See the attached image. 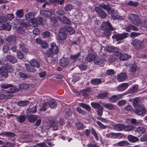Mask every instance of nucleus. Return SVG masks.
<instances>
[{
  "mask_svg": "<svg viewBox=\"0 0 147 147\" xmlns=\"http://www.w3.org/2000/svg\"><path fill=\"white\" fill-rule=\"evenodd\" d=\"M100 29L102 30H104V34L108 37L111 35V32L115 30L108 21L102 23Z\"/></svg>",
  "mask_w": 147,
  "mask_h": 147,
  "instance_id": "obj_1",
  "label": "nucleus"
},
{
  "mask_svg": "<svg viewBox=\"0 0 147 147\" xmlns=\"http://www.w3.org/2000/svg\"><path fill=\"white\" fill-rule=\"evenodd\" d=\"M1 87L2 88L8 89L7 92L8 93H13L19 90L18 89L16 86L13 85L11 84H3L1 85Z\"/></svg>",
  "mask_w": 147,
  "mask_h": 147,
  "instance_id": "obj_2",
  "label": "nucleus"
},
{
  "mask_svg": "<svg viewBox=\"0 0 147 147\" xmlns=\"http://www.w3.org/2000/svg\"><path fill=\"white\" fill-rule=\"evenodd\" d=\"M129 18L135 25L138 26L140 24V19L137 15L131 13L129 15Z\"/></svg>",
  "mask_w": 147,
  "mask_h": 147,
  "instance_id": "obj_3",
  "label": "nucleus"
},
{
  "mask_svg": "<svg viewBox=\"0 0 147 147\" xmlns=\"http://www.w3.org/2000/svg\"><path fill=\"white\" fill-rule=\"evenodd\" d=\"M129 35L128 33H124L114 34L112 37V38L115 39L117 41L122 40L127 38Z\"/></svg>",
  "mask_w": 147,
  "mask_h": 147,
  "instance_id": "obj_4",
  "label": "nucleus"
},
{
  "mask_svg": "<svg viewBox=\"0 0 147 147\" xmlns=\"http://www.w3.org/2000/svg\"><path fill=\"white\" fill-rule=\"evenodd\" d=\"M143 41H141L139 40L136 39L133 40L131 42V44L137 49H140L144 48V46L143 45Z\"/></svg>",
  "mask_w": 147,
  "mask_h": 147,
  "instance_id": "obj_5",
  "label": "nucleus"
},
{
  "mask_svg": "<svg viewBox=\"0 0 147 147\" xmlns=\"http://www.w3.org/2000/svg\"><path fill=\"white\" fill-rule=\"evenodd\" d=\"M146 109L145 107L140 106L138 108L134 109L133 111L138 115H142L146 113Z\"/></svg>",
  "mask_w": 147,
  "mask_h": 147,
  "instance_id": "obj_6",
  "label": "nucleus"
},
{
  "mask_svg": "<svg viewBox=\"0 0 147 147\" xmlns=\"http://www.w3.org/2000/svg\"><path fill=\"white\" fill-rule=\"evenodd\" d=\"M106 136L108 138L114 139L119 138L122 137V134L120 133H111L106 134Z\"/></svg>",
  "mask_w": 147,
  "mask_h": 147,
  "instance_id": "obj_7",
  "label": "nucleus"
},
{
  "mask_svg": "<svg viewBox=\"0 0 147 147\" xmlns=\"http://www.w3.org/2000/svg\"><path fill=\"white\" fill-rule=\"evenodd\" d=\"M50 46L51 47L49 50L54 55L56 54L59 51V48L57 46L55 43H51Z\"/></svg>",
  "mask_w": 147,
  "mask_h": 147,
  "instance_id": "obj_8",
  "label": "nucleus"
},
{
  "mask_svg": "<svg viewBox=\"0 0 147 147\" xmlns=\"http://www.w3.org/2000/svg\"><path fill=\"white\" fill-rule=\"evenodd\" d=\"M95 11L102 18H105L107 17L106 14L99 7H95Z\"/></svg>",
  "mask_w": 147,
  "mask_h": 147,
  "instance_id": "obj_9",
  "label": "nucleus"
},
{
  "mask_svg": "<svg viewBox=\"0 0 147 147\" xmlns=\"http://www.w3.org/2000/svg\"><path fill=\"white\" fill-rule=\"evenodd\" d=\"M69 63V61L67 58H63L60 59L59 64L60 65L63 67H65L67 66Z\"/></svg>",
  "mask_w": 147,
  "mask_h": 147,
  "instance_id": "obj_10",
  "label": "nucleus"
},
{
  "mask_svg": "<svg viewBox=\"0 0 147 147\" xmlns=\"http://www.w3.org/2000/svg\"><path fill=\"white\" fill-rule=\"evenodd\" d=\"M127 74L125 72H122L117 76V79L119 82H122L125 80L127 78Z\"/></svg>",
  "mask_w": 147,
  "mask_h": 147,
  "instance_id": "obj_11",
  "label": "nucleus"
},
{
  "mask_svg": "<svg viewBox=\"0 0 147 147\" xmlns=\"http://www.w3.org/2000/svg\"><path fill=\"white\" fill-rule=\"evenodd\" d=\"M50 125L53 128L54 130H57L59 127V123L57 120H51L50 122Z\"/></svg>",
  "mask_w": 147,
  "mask_h": 147,
  "instance_id": "obj_12",
  "label": "nucleus"
},
{
  "mask_svg": "<svg viewBox=\"0 0 147 147\" xmlns=\"http://www.w3.org/2000/svg\"><path fill=\"white\" fill-rule=\"evenodd\" d=\"M40 14L45 17H50L52 15L51 11L49 10H43L40 11Z\"/></svg>",
  "mask_w": 147,
  "mask_h": 147,
  "instance_id": "obj_13",
  "label": "nucleus"
},
{
  "mask_svg": "<svg viewBox=\"0 0 147 147\" xmlns=\"http://www.w3.org/2000/svg\"><path fill=\"white\" fill-rule=\"evenodd\" d=\"M127 83H123L119 85L117 87V90L119 91H123L126 89L128 86Z\"/></svg>",
  "mask_w": 147,
  "mask_h": 147,
  "instance_id": "obj_14",
  "label": "nucleus"
},
{
  "mask_svg": "<svg viewBox=\"0 0 147 147\" xmlns=\"http://www.w3.org/2000/svg\"><path fill=\"white\" fill-rule=\"evenodd\" d=\"M47 104L48 105V107H49L52 108L53 109L56 107L57 106V103L56 101L54 100L50 99L48 100L47 101Z\"/></svg>",
  "mask_w": 147,
  "mask_h": 147,
  "instance_id": "obj_15",
  "label": "nucleus"
},
{
  "mask_svg": "<svg viewBox=\"0 0 147 147\" xmlns=\"http://www.w3.org/2000/svg\"><path fill=\"white\" fill-rule=\"evenodd\" d=\"M0 135L9 138H12L15 136V134L11 132L4 131L0 133Z\"/></svg>",
  "mask_w": 147,
  "mask_h": 147,
  "instance_id": "obj_16",
  "label": "nucleus"
},
{
  "mask_svg": "<svg viewBox=\"0 0 147 147\" xmlns=\"http://www.w3.org/2000/svg\"><path fill=\"white\" fill-rule=\"evenodd\" d=\"M125 127V125L122 124H118L114 125L113 129L117 131H121L123 130Z\"/></svg>",
  "mask_w": 147,
  "mask_h": 147,
  "instance_id": "obj_17",
  "label": "nucleus"
},
{
  "mask_svg": "<svg viewBox=\"0 0 147 147\" xmlns=\"http://www.w3.org/2000/svg\"><path fill=\"white\" fill-rule=\"evenodd\" d=\"M7 60L11 63H14L17 62V60L15 56L8 55L6 56Z\"/></svg>",
  "mask_w": 147,
  "mask_h": 147,
  "instance_id": "obj_18",
  "label": "nucleus"
},
{
  "mask_svg": "<svg viewBox=\"0 0 147 147\" xmlns=\"http://www.w3.org/2000/svg\"><path fill=\"white\" fill-rule=\"evenodd\" d=\"M16 37L14 36H8L5 39L6 41L8 42L11 44H13L15 41Z\"/></svg>",
  "mask_w": 147,
  "mask_h": 147,
  "instance_id": "obj_19",
  "label": "nucleus"
},
{
  "mask_svg": "<svg viewBox=\"0 0 147 147\" xmlns=\"http://www.w3.org/2000/svg\"><path fill=\"white\" fill-rule=\"evenodd\" d=\"M122 97V95H113L110 98L109 100L112 102H115L118 99L121 98Z\"/></svg>",
  "mask_w": 147,
  "mask_h": 147,
  "instance_id": "obj_20",
  "label": "nucleus"
},
{
  "mask_svg": "<svg viewBox=\"0 0 147 147\" xmlns=\"http://www.w3.org/2000/svg\"><path fill=\"white\" fill-rule=\"evenodd\" d=\"M30 64L36 68H38L40 66V63L35 59H32L30 61Z\"/></svg>",
  "mask_w": 147,
  "mask_h": 147,
  "instance_id": "obj_21",
  "label": "nucleus"
},
{
  "mask_svg": "<svg viewBox=\"0 0 147 147\" xmlns=\"http://www.w3.org/2000/svg\"><path fill=\"white\" fill-rule=\"evenodd\" d=\"M138 29L137 28L131 24L128 25L125 28L126 30L129 32H130V30L136 31Z\"/></svg>",
  "mask_w": 147,
  "mask_h": 147,
  "instance_id": "obj_22",
  "label": "nucleus"
},
{
  "mask_svg": "<svg viewBox=\"0 0 147 147\" xmlns=\"http://www.w3.org/2000/svg\"><path fill=\"white\" fill-rule=\"evenodd\" d=\"M50 22L51 24L54 26H56L58 24V20L56 17L53 16L50 18Z\"/></svg>",
  "mask_w": 147,
  "mask_h": 147,
  "instance_id": "obj_23",
  "label": "nucleus"
},
{
  "mask_svg": "<svg viewBox=\"0 0 147 147\" xmlns=\"http://www.w3.org/2000/svg\"><path fill=\"white\" fill-rule=\"evenodd\" d=\"M141 101L139 99L138 97L134 99L133 102V105L135 107H140L141 105Z\"/></svg>",
  "mask_w": 147,
  "mask_h": 147,
  "instance_id": "obj_24",
  "label": "nucleus"
},
{
  "mask_svg": "<svg viewBox=\"0 0 147 147\" xmlns=\"http://www.w3.org/2000/svg\"><path fill=\"white\" fill-rule=\"evenodd\" d=\"M58 18L60 21L64 23L67 24H70L69 20L65 16H63L62 18L58 16Z\"/></svg>",
  "mask_w": 147,
  "mask_h": 147,
  "instance_id": "obj_25",
  "label": "nucleus"
},
{
  "mask_svg": "<svg viewBox=\"0 0 147 147\" xmlns=\"http://www.w3.org/2000/svg\"><path fill=\"white\" fill-rule=\"evenodd\" d=\"M37 24L45 25L46 23L45 20H43L42 17H38L36 19Z\"/></svg>",
  "mask_w": 147,
  "mask_h": 147,
  "instance_id": "obj_26",
  "label": "nucleus"
},
{
  "mask_svg": "<svg viewBox=\"0 0 147 147\" xmlns=\"http://www.w3.org/2000/svg\"><path fill=\"white\" fill-rule=\"evenodd\" d=\"M0 74L2 77L7 78L8 76V73L7 69L4 67L1 70Z\"/></svg>",
  "mask_w": 147,
  "mask_h": 147,
  "instance_id": "obj_27",
  "label": "nucleus"
},
{
  "mask_svg": "<svg viewBox=\"0 0 147 147\" xmlns=\"http://www.w3.org/2000/svg\"><path fill=\"white\" fill-rule=\"evenodd\" d=\"M34 18V13L32 12H30L27 13L26 16V19L27 20L30 21Z\"/></svg>",
  "mask_w": 147,
  "mask_h": 147,
  "instance_id": "obj_28",
  "label": "nucleus"
},
{
  "mask_svg": "<svg viewBox=\"0 0 147 147\" xmlns=\"http://www.w3.org/2000/svg\"><path fill=\"white\" fill-rule=\"evenodd\" d=\"M27 117L29 121L30 122H34L37 119V117L34 115H28Z\"/></svg>",
  "mask_w": 147,
  "mask_h": 147,
  "instance_id": "obj_29",
  "label": "nucleus"
},
{
  "mask_svg": "<svg viewBox=\"0 0 147 147\" xmlns=\"http://www.w3.org/2000/svg\"><path fill=\"white\" fill-rule=\"evenodd\" d=\"M127 138L129 141L131 142H136L139 140L137 137L131 135H129L128 136Z\"/></svg>",
  "mask_w": 147,
  "mask_h": 147,
  "instance_id": "obj_30",
  "label": "nucleus"
},
{
  "mask_svg": "<svg viewBox=\"0 0 147 147\" xmlns=\"http://www.w3.org/2000/svg\"><path fill=\"white\" fill-rule=\"evenodd\" d=\"M105 60L104 59H100L98 57L95 58L94 62L96 65H100L103 63Z\"/></svg>",
  "mask_w": 147,
  "mask_h": 147,
  "instance_id": "obj_31",
  "label": "nucleus"
},
{
  "mask_svg": "<svg viewBox=\"0 0 147 147\" xmlns=\"http://www.w3.org/2000/svg\"><path fill=\"white\" fill-rule=\"evenodd\" d=\"M44 54L46 58L47 57L52 58L54 55L53 54L52 52H51L50 50L46 51L44 53Z\"/></svg>",
  "mask_w": 147,
  "mask_h": 147,
  "instance_id": "obj_32",
  "label": "nucleus"
},
{
  "mask_svg": "<svg viewBox=\"0 0 147 147\" xmlns=\"http://www.w3.org/2000/svg\"><path fill=\"white\" fill-rule=\"evenodd\" d=\"M146 131L145 129L143 127H139L137 128L135 132L140 135L143 134Z\"/></svg>",
  "mask_w": 147,
  "mask_h": 147,
  "instance_id": "obj_33",
  "label": "nucleus"
},
{
  "mask_svg": "<svg viewBox=\"0 0 147 147\" xmlns=\"http://www.w3.org/2000/svg\"><path fill=\"white\" fill-rule=\"evenodd\" d=\"M80 55V53H78L76 55H71L70 59L73 62H76L77 61L78 58Z\"/></svg>",
  "mask_w": 147,
  "mask_h": 147,
  "instance_id": "obj_34",
  "label": "nucleus"
},
{
  "mask_svg": "<svg viewBox=\"0 0 147 147\" xmlns=\"http://www.w3.org/2000/svg\"><path fill=\"white\" fill-rule=\"evenodd\" d=\"M16 119L18 122L21 123L25 121L26 118L24 115H20L17 117Z\"/></svg>",
  "mask_w": 147,
  "mask_h": 147,
  "instance_id": "obj_35",
  "label": "nucleus"
},
{
  "mask_svg": "<svg viewBox=\"0 0 147 147\" xmlns=\"http://www.w3.org/2000/svg\"><path fill=\"white\" fill-rule=\"evenodd\" d=\"M74 8V6L71 4H67L65 5L64 9L65 11H71Z\"/></svg>",
  "mask_w": 147,
  "mask_h": 147,
  "instance_id": "obj_36",
  "label": "nucleus"
},
{
  "mask_svg": "<svg viewBox=\"0 0 147 147\" xmlns=\"http://www.w3.org/2000/svg\"><path fill=\"white\" fill-rule=\"evenodd\" d=\"M131 56L127 54L122 55L120 57V59L123 61L127 60L131 58Z\"/></svg>",
  "mask_w": 147,
  "mask_h": 147,
  "instance_id": "obj_37",
  "label": "nucleus"
},
{
  "mask_svg": "<svg viewBox=\"0 0 147 147\" xmlns=\"http://www.w3.org/2000/svg\"><path fill=\"white\" fill-rule=\"evenodd\" d=\"M18 22L20 23V25L21 26L25 27L27 29H28V27H29L27 24L24 22V20L22 19H20L19 20Z\"/></svg>",
  "mask_w": 147,
  "mask_h": 147,
  "instance_id": "obj_38",
  "label": "nucleus"
},
{
  "mask_svg": "<svg viewBox=\"0 0 147 147\" xmlns=\"http://www.w3.org/2000/svg\"><path fill=\"white\" fill-rule=\"evenodd\" d=\"M76 125L77 127V129L78 130L83 129L84 128V125L81 122H78L76 123Z\"/></svg>",
  "mask_w": 147,
  "mask_h": 147,
  "instance_id": "obj_39",
  "label": "nucleus"
},
{
  "mask_svg": "<svg viewBox=\"0 0 147 147\" xmlns=\"http://www.w3.org/2000/svg\"><path fill=\"white\" fill-rule=\"evenodd\" d=\"M35 67L31 65V64L30 65H27L26 66V68L28 71L31 72H34L36 71Z\"/></svg>",
  "mask_w": 147,
  "mask_h": 147,
  "instance_id": "obj_40",
  "label": "nucleus"
},
{
  "mask_svg": "<svg viewBox=\"0 0 147 147\" xmlns=\"http://www.w3.org/2000/svg\"><path fill=\"white\" fill-rule=\"evenodd\" d=\"M29 104V102L28 101H19L18 103V106L22 107H24L27 106Z\"/></svg>",
  "mask_w": 147,
  "mask_h": 147,
  "instance_id": "obj_41",
  "label": "nucleus"
},
{
  "mask_svg": "<svg viewBox=\"0 0 147 147\" xmlns=\"http://www.w3.org/2000/svg\"><path fill=\"white\" fill-rule=\"evenodd\" d=\"M96 57V56L94 54H90L88 55L87 57V60L88 61L90 62L94 60Z\"/></svg>",
  "mask_w": 147,
  "mask_h": 147,
  "instance_id": "obj_42",
  "label": "nucleus"
},
{
  "mask_svg": "<svg viewBox=\"0 0 147 147\" xmlns=\"http://www.w3.org/2000/svg\"><path fill=\"white\" fill-rule=\"evenodd\" d=\"M28 23L30 26L33 27H35L37 25L36 20L34 18L32 20H30Z\"/></svg>",
  "mask_w": 147,
  "mask_h": 147,
  "instance_id": "obj_43",
  "label": "nucleus"
},
{
  "mask_svg": "<svg viewBox=\"0 0 147 147\" xmlns=\"http://www.w3.org/2000/svg\"><path fill=\"white\" fill-rule=\"evenodd\" d=\"M18 86L20 89L24 90L27 89L29 87V86L28 84L24 83L20 84Z\"/></svg>",
  "mask_w": 147,
  "mask_h": 147,
  "instance_id": "obj_44",
  "label": "nucleus"
},
{
  "mask_svg": "<svg viewBox=\"0 0 147 147\" xmlns=\"http://www.w3.org/2000/svg\"><path fill=\"white\" fill-rule=\"evenodd\" d=\"M67 33H59L58 37L59 39L61 40H64L67 38Z\"/></svg>",
  "mask_w": 147,
  "mask_h": 147,
  "instance_id": "obj_45",
  "label": "nucleus"
},
{
  "mask_svg": "<svg viewBox=\"0 0 147 147\" xmlns=\"http://www.w3.org/2000/svg\"><path fill=\"white\" fill-rule=\"evenodd\" d=\"M65 116L66 117H68L71 116L72 114L71 110L69 109H68L65 110Z\"/></svg>",
  "mask_w": 147,
  "mask_h": 147,
  "instance_id": "obj_46",
  "label": "nucleus"
},
{
  "mask_svg": "<svg viewBox=\"0 0 147 147\" xmlns=\"http://www.w3.org/2000/svg\"><path fill=\"white\" fill-rule=\"evenodd\" d=\"M99 7H101L103 9H104L106 10L107 11H108V10H109L110 9V7L109 6V5H106L105 4H99Z\"/></svg>",
  "mask_w": 147,
  "mask_h": 147,
  "instance_id": "obj_47",
  "label": "nucleus"
},
{
  "mask_svg": "<svg viewBox=\"0 0 147 147\" xmlns=\"http://www.w3.org/2000/svg\"><path fill=\"white\" fill-rule=\"evenodd\" d=\"M103 107L101 106L100 108L98 109L96 111L97 115L99 116H102L103 114Z\"/></svg>",
  "mask_w": 147,
  "mask_h": 147,
  "instance_id": "obj_48",
  "label": "nucleus"
},
{
  "mask_svg": "<svg viewBox=\"0 0 147 147\" xmlns=\"http://www.w3.org/2000/svg\"><path fill=\"white\" fill-rule=\"evenodd\" d=\"M79 105L80 107L84 108H86L88 111H90L91 108L88 105L83 103H80Z\"/></svg>",
  "mask_w": 147,
  "mask_h": 147,
  "instance_id": "obj_49",
  "label": "nucleus"
},
{
  "mask_svg": "<svg viewBox=\"0 0 147 147\" xmlns=\"http://www.w3.org/2000/svg\"><path fill=\"white\" fill-rule=\"evenodd\" d=\"M92 107L94 109H98L102 106L98 103L92 102L91 103Z\"/></svg>",
  "mask_w": 147,
  "mask_h": 147,
  "instance_id": "obj_50",
  "label": "nucleus"
},
{
  "mask_svg": "<svg viewBox=\"0 0 147 147\" xmlns=\"http://www.w3.org/2000/svg\"><path fill=\"white\" fill-rule=\"evenodd\" d=\"M119 146H124L129 144L128 142L126 141H123L119 142L117 144Z\"/></svg>",
  "mask_w": 147,
  "mask_h": 147,
  "instance_id": "obj_51",
  "label": "nucleus"
},
{
  "mask_svg": "<svg viewBox=\"0 0 147 147\" xmlns=\"http://www.w3.org/2000/svg\"><path fill=\"white\" fill-rule=\"evenodd\" d=\"M101 82V80L99 79H95L91 81V83L94 85H97L100 84Z\"/></svg>",
  "mask_w": 147,
  "mask_h": 147,
  "instance_id": "obj_52",
  "label": "nucleus"
},
{
  "mask_svg": "<svg viewBox=\"0 0 147 147\" xmlns=\"http://www.w3.org/2000/svg\"><path fill=\"white\" fill-rule=\"evenodd\" d=\"M16 15L19 18L22 17L24 15L23 10L20 9L18 10L16 13Z\"/></svg>",
  "mask_w": 147,
  "mask_h": 147,
  "instance_id": "obj_53",
  "label": "nucleus"
},
{
  "mask_svg": "<svg viewBox=\"0 0 147 147\" xmlns=\"http://www.w3.org/2000/svg\"><path fill=\"white\" fill-rule=\"evenodd\" d=\"M103 106L109 110L113 109L114 107V105L110 103L105 104L103 105Z\"/></svg>",
  "mask_w": 147,
  "mask_h": 147,
  "instance_id": "obj_54",
  "label": "nucleus"
},
{
  "mask_svg": "<svg viewBox=\"0 0 147 147\" xmlns=\"http://www.w3.org/2000/svg\"><path fill=\"white\" fill-rule=\"evenodd\" d=\"M49 107L48 105L47 104V102L44 103L41 107L40 108V110L41 111H45L47 108Z\"/></svg>",
  "mask_w": 147,
  "mask_h": 147,
  "instance_id": "obj_55",
  "label": "nucleus"
},
{
  "mask_svg": "<svg viewBox=\"0 0 147 147\" xmlns=\"http://www.w3.org/2000/svg\"><path fill=\"white\" fill-rule=\"evenodd\" d=\"M36 107L35 106L30 109H28L26 111V113H35L36 112Z\"/></svg>",
  "mask_w": 147,
  "mask_h": 147,
  "instance_id": "obj_56",
  "label": "nucleus"
},
{
  "mask_svg": "<svg viewBox=\"0 0 147 147\" xmlns=\"http://www.w3.org/2000/svg\"><path fill=\"white\" fill-rule=\"evenodd\" d=\"M66 28H67V32H69L70 34H73L74 33L75 31L72 28L68 26H66Z\"/></svg>",
  "mask_w": 147,
  "mask_h": 147,
  "instance_id": "obj_57",
  "label": "nucleus"
},
{
  "mask_svg": "<svg viewBox=\"0 0 147 147\" xmlns=\"http://www.w3.org/2000/svg\"><path fill=\"white\" fill-rule=\"evenodd\" d=\"M108 95V93H100L97 96V98L99 99H102L107 97Z\"/></svg>",
  "mask_w": 147,
  "mask_h": 147,
  "instance_id": "obj_58",
  "label": "nucleus"
},
{
  "mask_svg": "<svg viewBox=\"0 0 147 147\" xmlns=\"http://www.w3.org/2000/svg\"><path fill=\"white\" fill-rule=\"evenodd\" d=\"M65 0H49V1L51 3H57L59 4L60 5H62L64 2Z\"/></svg>",
  "mask_w": 147,
  "mask_h": 147,
  "instance_id": "obj_59",
  "label": "nucleus"
},
{
  "mask_svg": "<svg viewBox=\"0 0 147 147\" xmlns=\"http://www.w3.org/2000/svg\"><path fill=\"white\" fill-rule=\"evenodd\" d=\"M4 29L8 31L10 30L11 28V26L8 23H6L4 25Z\"/></svg>",
  "mask_w": 147,
  "mask_h": 147,
  "instance_id": "obj_60",
  "label": "nucleus"
},
{
  "mask_svg": "<svg viewBox=\"0 0 147 147\" xmlns=\"http://www.w3.org/2000/svg\"><path fill=\"white\" fill-rule=\"evenodd\" d=\"M17 56L19 59H22L24 58V55L22 53L20 50H18L17 52Z\"/></svg>",
  "mask_w": 147,
  "mask_h": 147,
  "instance_id": "obj_61",
  "label": "nucleus"
},
{
  "mask_svg": "<svg viewBox=\"0 0 147 147\" xmlns=\"http://www.w3.org/2000/svg\"><path fill=\"white\" fill-rule=\"evenodd\" d=\"M42 35L43 38H48L50 36V33L48 31H45L42 33Z\"/></svg>",
  "mask_w": 147,
  "mask_h": 147,
  "instance_id": "obj_62",
  "label": "nucleus"
},
{
  "mask_svg": "<svg viewBox=\"0 0 147 147\" xmlns=\"http://www.w3.org/2000/svg\"><path fill=\"white\" fill-rule=\"evenodd\" d=\"M20 75L21 77L24 78H29L32 76L30 75L23 73H20Z\"/></svg>",
  "mask_w": 147,
  "mask_h": 147,
  "instance_id": "obj_63",
  "label": "nucleus"
},
{
  "mask_svg": "<svg viewBox=\"0 0 147 147\" xmlns=\"http://www.w3.org/2000/svg\"><path fill=\"white\" fill-rule=\"evenodd\" d=\"M15 145V144L13 143L7 142L5 143L4 146L5 147H14Z\"/></svg>",
  "mask_w": 147,
  "mask_h": 147,
  "instance_id": "obj_64",
  "label": "nucleus"
}]
</instances>
